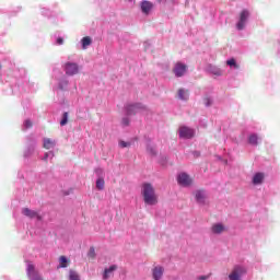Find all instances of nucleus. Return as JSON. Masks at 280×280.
Returning <instances> with one entry per match:
<instances>
[{
  "label": "nucleus",
  "instance_id": "obj_1",
  "mask_svg": "<svg viewBox=\"0 0 280 280\" xmlns=\"http://www.w3.org/2000/svg\"><path fill=\"white\" fill-rule=\"evenodd\" d=\"M141 194L145 205L152 207L156 205V202H159V197L156 196V192L154 191V187L152 186V184H142Z\"/></svg>",
  "mask_w": 280,
  "mask_h": 280
},
{
  "label": "nucleus",
  "instance_id": "obj_2",
  "mask_svg": "<svg viewBox=\"0 0 280 280\" xmlns=\"http://www.w3.org/2000/svg\"><path fill=\"white\" fill-rule=\"evenodd\" d=\"M65 71L67 75H75L80 71V67L75 62H67L65 65Z\"/></svg>",
  "mask_w": 280,
  "mask_h": 280
},
{
  "label": "nucleus",
  "instance_id": "obj_3",
  "mask_svg": "<svg viewBox=\"0 0 280 280\" xmlns=\"http://www.w3.org/2000/svg\"><path fill=\"white\" fill-rule=\"evenodd\" d=\"M194 135H196V131H194V129L185 126L179 127L180 139H191Z\"/></svg>",
  "mask_w": 280,
  "mask_h": 280
},
{
  "label": "nucleus",
  "instance_id": "obj_4",
  "mask_svg": "<svg viewBox=\"0 0 280 280\" xmlns=\"http://www.w3.org/2000/svg\"><path fill=\"white\" fill-rule=\"evenodd\" d=\"M177 183L182 187H189V185H191V177H189V175H187V173H180L177 176Z\"/></svg>",
  "mask_w": 280,
  "mask_h": 280
},
{
  "label": "nucleus",
  "instance_id": "obj_5",
  "mask_svg": "<svg viewBox=\"0 0 280 280\" xmlns=\"http://www.w3.org/2000/svg\"><path fill=\"white\" fill-rule=\"evenodd\" d=\"M246 273V269L244 267H235L232 273L229 276L230 280H240L243 275Z\"/></svg>",
  "mask_w": 280,
  "mask_h": 280
},
{
  "label": "nucleus",
  "instance_id": "obj_6",
  "mask_svg": "<svg viewBox=\"0 0 280 280\" xmlns=\"http://www.w3.org/2000/svg\"><path fill=\"white\" fill-rule=\"evenodd\" d=\"M187 71V66L184 63L177 62L174 67V73L176 78H180L182 75H185V72Z\"/></svg>",
  "mask_w": 280,
  "mask_h": 280
},
{
  "label": "nucleus",
  "instance_id": "obj_7",
  "mask_svg": "<svg viewBox=\"0 0 280 280\" xmlns=\"http://www.w3.org/2000/svg\"><path fill=\"white\" fill-rule=\"evenodd\" d=\"M249 16V13L248 11L244 10L242 13H241V18H240V21L238 23L236 24V27L237 30H244V26L246 25V21Z\"/></svg>",
  "mask_w": 280,
  "mask_h": 280
},
{
  "label": "nucleus",
  "instance_id": "obj_8",
  "mask_svg": "<svg viewBox=\"0 0 280 280\" xmlns=\"http://www.w3.org/2000/svg\"><path fill=\"white\" fill-rule=\"evenodd\" d=\"M27 275L31 280H43L38 273L34 270V265H28L27 266Z\"/></svg>",
  "mask_w": 280,
  "mask_h": 280
},
{
  "label": "nucleus",
  "instance_id": "obj_9",
  "mask_svg": "<svg viewBox=\"0 0 280 280\" xmlns=\"http://www.w3.org/2000/svg\"><path fill=\"white\" fill-rule=\"evenodd\" d=\"M139 110H141V104L129 105L126 107L127 115H135V113H139Z\"/></svg>",
  "mask_w": 280,
  "mask_h": 280
},
{
  "label": "nucleus",
  "instance_id": "obj_10",
  "mask_svg": "<svg viewBox=\"0 0 280 280\" xmlns=\"http://www.w3.org/2000/svg\"><path fill=\"white\" fill-rule=\"evenodd\" d=\"M153 4L150 1H143L141 3V10L144 14H150V10H152Z\"/></svg>",
  "mask_w": 280,
  "mask_h": 280
},
{
  "label": "nucleus",
  "instance_id": "obj_11",
  "mask_svg": "<svg viewBox=\"0 0 280 280\" xmlns=\"http://www.w3.org/2000/svg\"><path fill=\"white\" fill-rule=\"evenodd\" d=\"M117 270V265H112L109 268L105 269L103 279H109V277H113V272Z\"/></svg>",
  "mask_w": 280,
  "mask_h": 280
},
{
  "label": "nucleus",
  "instance_id": "obj_12",
  "mask_svg": "<svg viewBox=\"0 0 280 280\" xmlns=\"http://www.w3.org/2000/svg\"><path fill=\"white\" fill-rule=\"evenodd\" d=\"M22 213H23L24 215H26L27 218H37V220H40V217L38 215L37 212L32 211V210H30V209H27V208H24V209L22 210Z\"/></svg>",
  "mask_w": 280,
  "mask_h": 280
},
{
  "label": "nucleus",
  "instance_id": "obj_13",
  "mask_svg": "<svg viewBox=\"0 0 280 280\" xmlns=\"http://www.w3.org/2000/svg\"><path fill=\"white\" fill-rule=\"evenodd\" d=\"M254 185H261L264 183V173H256L253 177Z\"/></svg>",
  "mask_w": 280,
  "mask_h": 280
},
{
  "label": "nucleus",
  "instance_id": "obj_14",
  "mask_svg": "<svg viewBox=\"0 0 280 280\" xmlns=\"http://www.w3.org/2000/svg\"><path fill=\"white\" fill-rule=\"evenodd\" d=\"M163 277V267H155L153 269V279L159 280Z\"/></svg>",
  "mask_w": 280,
  "mask_h": 280
},
{
  "label": "nucleus",
  "instance_id": "obj_15",
  "mask_svg": "<svg viewBox=\"0 0 280 280\" xmlns=\"http://www.w3.org/2000/svg\"><path fill=\"white\" fill-rule=\"evenodd\" d=\"M195 198H196L197 202H199V203L205 202V191H202V190H197V191L195 192Z\"/></svg>",
  "mask_w": 280,
  "mask_h": 280
},
{
  "label": "nucleus",
  "instance_id": "obj_16",
  "mask_svg": "<svg viewBox=\"0 0 280 280\" xmlns=\"http://www.w3.org/2000/svg\"><path fill=\"white\" fill-rule=\"evenodd\" d=\"M225 229L224 225H222V223H217L214 225H212V233H224Z\"/></svg>",
  "mask_w": 280,
  "mask_h": 280
},
{
  "label": "nucleus",
  "instance_id": "obj_17",
  "mask_svg": "<svg viewBox=\"0 0 280 280\" xmlns=\"http://www.w3.org/2000/svg\"><path fill=\"white\" fill-rule=\"evenodd\" d=\"M54 145H56V141H54L51 139H44V148L46 150H51V148H54Z\"/></svg>",
  "mask_w": 280,
  "mask_h": 280
},
{
  "label": "nucleus",
  "instance_id": "obj_18",
  "mask_svg": "<svg viewBox=\"0 0 280 280\" xmlns=\"http://www.w3.org/2000/svg\"><path fill=\"white\" fill-rule=\"evenodd\" d=\"M91 45V37H83L82 38V47L83 49H86Z\"/></svg>",
  "mask_w": 280,
  "mask_h": 280
},
{
  "label": "nucleus",
  "instance_id": "obj_19",
  "mask_svg": "<svg viewBox=\"0 0 280 280\" xmlns=\"http://www.w3.org/2000/svg\"><path fill=\"white\" fill-rule=\"evenodd\" d=\"M178 97H179V100H187V97H189V94L185 90H179Z\"/></svg>",
  "mask_w": 280,
  "mask_h": 280
},
{
  "label": "nucleus",
  "instance_id": "obj_20",
  "mask_svg": "<svg viewBox=\"0 0 280 280\" xmlns=\"http://www.w3.org/2000/svg\"><path fill=\"white\" fill-rule=\"evenodd\" d=\"M258 139H259V138H257V135H250L249 138H248V142H249L252 145H257Z\"/></svg>",
  "mask_w": 280,
  "mask_h": 280
},
{
  "label": "nucleus",
  "instance_id": "obj_21",
  "mask_svg": "<svg viewBox=\"0 0 280 280\" xmlns=\"http://www.w3.org/2000/svg\"><path fill=\"white\" fill-rule=\"evenodd\" d=\"M104 185H105V183H104V177H100V178L96 180V188L100 189V190H102V189H104Z\"/></svg>",
  "mask_w": 280,
  "mask_h": 280
},
{
  "label": "nucleus",
  "instance_id": "obj_22",
  "mask_svg": "<svg viewBox=\"0 0 280 280\" xmlns=\"http://www.w3.org/2000/svg\"><path fill=\"white\" fill-rule=\"evenodd\" d=\"M67 264H68L67 257L61 256V257L59 258V267H60V268H67Z\"/></svg>",
  "mask_w": 280,
  "mask_h": 280
},
{
  "label": "nucleus",
  "instance_id": "obj_23",
  "mask_svg": "<svg viewBox=\"0 0 280 280\" xmlns=\"http://www.w3.org/2000/svg\"><path fill=\"white\" fill-rule=\"evenodd\" d=\"M69 280H80V276L78 275V272L71 270L69 275Z\"/></svg>",
  "mask_w": 280,
  "mask_h": 280
},
{
  "label": "nucleus",
  "instance_id": "obj_24",
  "mask_svg": "<svg viewBox=\"0 0 280 280\" xmlns=\"http://www.w3.org/2000/svg\"><path fill=\"white\" fill-rule=\"evenodd\" d=\"M68 120H69V114H68V113H65V114H63V117H62V119H61V121H60V125H61V126H66V124H67Z\"/></svg>",
  "mask_w": 280,
  "mask_h": 280
},
{
  "label": "nucleus",
  "instance_id": "obj_25",
  "mask_svg": "<svg viewBox=\"0 0 280 280\" xmlns=\"http://www.w3.org/2000/svg\"><path fill=\"white\" fill-rule=\"evenodd\" d=\"M226 65H229V67H237V63L235 62V59L228 60Z\"/></svg>",
  "mask_w": 280,
  "mask_h": 280
},
{
  "label": "nucleus",
  "instance_id": "obj_26",
  "mask_svg": "<svg viewBox=\"0 0 280 280\" xmlns=\"http://www.w3.org/2000/svg\"><path fill=\"white\" fill-rule=\"evenodd\" d=\"M95 174H96V176H104V170H102V168H96V170H95Z\"/></svg>",
  "mask_w": 280,
  "mask_h": 280
},
{
  "label": "nucleus",
  "instance_id": "obj_27",
  "mask_svg": "<svg viewBox=\"0 0 280 280\" xmlns=\"http://www.w3.org/2000/svg\"><path fill=\"white\" fill-rule=\"evenodd\" d=\"M89 257H95V248L91 247L88 254Z\"/></svg>",
  "mask_w": 280,
  "mask_h": 280
},
{
  "label": "nucleus",
  "instance_id": "obj_28",
  "mask_svg": "<svg viewBox=\"0 0 280 280\" xmlns=\"http://www.w3.org/2000/svg\"><path fill=\"white\" fill-rule=\"evenodd\" d=\"M128 145H130V143H128L126 141H119V147L120 148H128Z\"/></svg>",
  "mask_w": 280,
  "mask_h": 280
},
{
  "label": "nucleus",
  "instance_id": "obj_29",
  "mask_svg": "<svg viewBox=\"0 0 280 280\" xmlns=\"http://www.w3.org/2000/svg\"><path fill=\"white\" fill-rule=\"evenodd\" d=\"M49 156H50V159H54V153L52 152L46 153L44 156V161H47V159H49Z\"/></svg>",
  "mask_w": 280,
  "mask_h": 280
},
{
  "label": "nucleus",
  "instance_id": "obj_30",
  "mask_svg": "<svg viewBox=\"0 0 280 280\" xmlns=\"http://www.w3.org/2000/svg\"><path fill=\"white\" fill-rule=\"evenodd\" d=\"M24 128H32V121L31 120H25L24 121Z\"/></svg>",
  "mask_w": 280,
  "mask_h": 280
},
{
  "label": "nucleus",
  "instance_id": "obj_31",
  "mask_svg": "<svg viewBox=\"0 0 280 280\" xmlns=\"http://www.w3.org/2000/svg\"><path fill=\"white\" fill-rule=\"evenodd\" d=\"M62 43H63L62 37H59V38L57 39V45H62Z\"/></svg>",
  "mask_w": 280,
  "mask_h": 280
},
{
  "label": "nucleus",
  "instance_id": "obj_32",
  "mask_svg": "<svg viewBox=\"0 0 280 280\" xmlns=\"http://www.w3.org/2000/svg\"><path fill=\"white\" fill-rule=\"evenodd\" d=\"M124 126H128V119L122 120Z\"/></svg>",
  "mask_w": 280,
  "mask_h": 280
},
{
  "label": "nucleus",
  "instance_id": "obj_33",
  "mask_svg": "<svg viewBox=\"0 0 280 280\" xmlns=\"http://www.w3.org/2000/svg\"><path fill=\"white\" fill-rule=\"evenodd\" d=\"M214 75H220V70L213 72Z\"/></svg>",
  "mask_w": 280,
  "mask_h": 280
},
{
  "label": "nucleus",
  "instance_id": "obj_34",
  "mask_svg": "<svg viewBox=\"0 0 280 280\" xmlns=\"http://www.w3.org/2000/svg\"><path fill=\"white\" fill-rule=\"evenodd\" d=\"M211 104V101L208 100V102L206 103V106H209Z\"/></svg>",
  "mask_w": 280,
  "mask_h": 280
},
{
  "label": "nucleus",
  "instance_id": "obj_35",
  "mask_svg": "<svg viewBox=\"0 0 280 280\" xmlns=\"http://www.w3.org/2000/svg\"><path fill=\"white\" fill-rule=\"evenodd\" d=\"M202 280L207 279V278H201Z\"/></svg>",
  "mask_w": 280,
  "mask_h": 280
}]
</instances>
